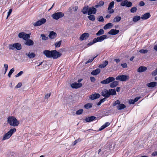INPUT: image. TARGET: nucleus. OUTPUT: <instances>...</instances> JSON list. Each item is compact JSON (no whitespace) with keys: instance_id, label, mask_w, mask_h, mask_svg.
<instances>
[{"instance_id":"obj_10","label":"nucleus","mask_w":157,"mask_h":157,"mask_svg":"<svg viewBox=\"0 0 157 157\" xmlns=\"http://www.w3.org/2000/svg\"><path fill=\"white\" fill-rule=\"evenodd\" d=\"M43 53L47 58H51L52 56V50L50 51L48 50H45L43 51Z\"/></svg>"},{"instance_id":"obj_45","label":"nucleus","mask_w":157,"mask_h":157,"mask_svg":"<svg viewBox=\"0 0 157 157\" xmlns=\"http://www.w3.org/2000/svg\"><path fill=\"white\" fill-rule=\"evenodd\" d=\"M137 10V8L136 7H134L131 9L130 11L131 13H134L136 12Z\"/></svg>"},{"instance_id":"obj_39","label":"nucleus","mask_w":157,"mask_h":157,"mask_svg":"<svg viewBox=\"0 0 157 157\" xmlns=\"http://www.w3.org/2000/svg\"><path fill=\"white\" fill-rule=\"evenodd\" d=\"M62 42V41L61 40L59 41L55 42V45L56 47L58 48L60 47Z\"/></svg>"},{"instance_id":"obj_54","label":"nucleus","mask_w":157,"mask_h":157,"mask_svg":"<svg viewBox=\"0 0 157 157\" xmlns=\"http://www.w3.org/2000/svg\"><path fill=\"white\" fill-rule=\"evenodd\" d=\"M12 11V9H10L9 11L8 12V15L6 17V19H7L9 17Z\"/></svg>"},{"instance_id":"obj_8","label":"nucleus","mask_w":157,"mask_h":157,"mask_svg":"<svg viewBox=\"0 0 157 157\" xmlns=\"http://www.w3.org/2000/svg\"><path fill=\"white\" fill-rule=\"evenodd\" d=\"M52 57L53 58V59H56L58 58L61 56L62 55V54L60 53L56 50H52Z\"/></svg>"},{"instance_id":"obj_38","label":"nucleus","mask_w":157,"mask_h":157,"mask_svg":"<svg viewBox=\"0 0 157 157\" xmlns=\"http://www.w3.org/2000/svg\"><path fill=\"white\" fill-rule=\"evenodd\" d=\"M104 33V31L103 29H100L96 34L97 36H99Z\"/></svg>"},{"instance_id":"obj_51","label":"nucleus","mask_w":157,"mask_h":157,"mask_svg":"<svg viewBox=\"0 0 157 157\" xmlns=\"http://www.w3.org/2000/svg\"><path fill=\"white\" fill-rule=\"evenodd\" d=\"M25 33L24 32L20 33L18 34V37L20 38H22V37H23V36H24V35L25 34Z\"/></svg>"},{"instance_id":"obj_14","label":"nucleus","mask_w":157,"mask_h":157,"mask_svg":"<svg viewBox=\"0 0 157 157\" xmlns=\"http://www.w3.org/2000/svg\"><path fill=\"white\" fill-rule=\"evenodd\" d=\"M82 86V84L80 83L74 82L71 85V86L73 88H78L81 87Z\"/></svg>"},{"instance_id":"obj_19","label":"nucleus","mask_w":157,"mask_h":157,"mask_svg":"<svg viewBox=\"0 0 157 157\" xmlns=\"http://www.w3.org/2000/svg\"><path fill=\"white\" fill-rule=\"evenodd\" d=\"M89 10V8L88 6H84L82 10V12L84 14H86L88 13Z\"/></svg>"},{"instance_id":"obj_44","label":"nucleus","mask_w":157,"mask_h":157,"mask_svg":"<svg viewBox=\"0 0 157 157\" xmlns=\"http://www.w3.org/2000/svg\"><path fill=\"white\" fill-rule=\"evenodd\" d=\"M14 71V69L13 68L10 70L9 72V73L8 75V76L9 78L10 77L11 75Z\"/></svg>"},{"instance_id":"obj_33","label":"nucleus","mask_w":157,"mask_h":157,"mask_svg":"<svg viewBox=\"0 0 157 157\" xmlns=\"http://www.w3.org/2000/svg\"><path fill=\"white\" fill-rule=\"evenodd\" d=\"M104 4V2L103 1H100L98 4L95 6L94 7L96 8H97L99 7H101L103 6Z\"/></svg>"},{"instance_id":"obj_11","label":"nucleus","mask_w":157,"mask_h":157,"mask_svg":"<svg viewBox=\"0 0 157 157\" xmlns=\"http://www.w3.org/2000/svg\"><path fill=\"white\" fill-rule=\"evenodd\" d=\"M107 36L105 35H103L100 37H97V38H94V40L96 41V43L98 42H101L103 41L104 39H106Z\"/></svg>"},{"instance_id":"obj_62","label":"nucleus","mask_w":157,"mask_h":157,"mask_svg":"<svg viewBox=\"0 0 157 157\" xmlns=\"http://www.w3.org/2000/svg\"><path fill=\"white\" fill-rule=\"evenodd\" d=\"M90 79L92 82H94L95 81V79L94 77H91L90 78Z\"/></svg>"},{"instance_id":"obj_31","label":"nucleus","mask_w":157,"mask_h":157,"mask_svg":"<svg viewBox=\"0 0 157 157\" xmlns=\"http://www.w3.org/2000/svg\"><path fill=\"white\" fill-rule=\"evenodd\" d=\"M118 82L116 81H114L110 84V86L111 88H114L116 87L118 84Z\"/></svg>"},{"instance_id":"obj_52","label":"nucleus","mask_w":157,"mask_h":157,"mask_svg":"<svg viewBox=\"0 0 157 157\" xmlns=\"http://www.w3.org/2000/svg\"><path fill=\"white\" fill-rule=\"evenodd\" d=\"M108 13L109 14L113 13H114V11L112 8L109 9V8H108Z\"/></svg>"},{"instance_id":"obj_17","label":"nucleus","mask_w":157,"mask_h":157,"mask_svg":"<svg viewBox=\"0 0 157 157\" xmlns=\"http://www.w3.org/2000/svg\"><path fill=\"white\" fill-rule=\"evenodd\" d=\"M56 36V33L53 31L51 32L48 35L49 38L51 39L55 38Z\"/></svg>"},{"instance_id":"obj_63","label":"nucleus","mask_w":157,"mask_h":157,"mask_svg":"<svg viewBox=\"0 0 157 157\" xmlns=\"http://www.w3.org/2000/svg\"><path fill=\"white\" fill-rule=\"evenodd\" d=\"M152 75H153V76H155L157 74V72L155 70L154 71H153L152 72Z\"/></svg>"},{"instance_id":"obj_1","label":"nucleus","mask_w":157,"mask_h":157,"mask_svg":"<svg viewBox=\"0 0 157 157\" xmlns=\"http://www.w3.org/2000/svg\"><path fill=\"white\" fill-rule=\"evenodd\" d=\"M8 123L13 127L17 126L19 124V122L16 118L13 116H10L8 118Z\"/></svg>"},{"instance_id":"obj_36","label":"nucleus","mask_w":157,"mask_h":157,"mask_svg":"<svg viewBox=\"0 0 157 157\" xmlns=\"http://www.w3.org/2000/svg\"><path fill=\"white\" fill-rule=\"evenodd\" d=\"M92 106V104L91 103H88L84 105V107L86 109H88L91 108Z\"/></svg>"},{"instance_id":"obj_49","label":"nucleus","mask_w":157,"mask_h":157,"mask_svg":"<svg viewBox=\"0 0 157 157\" xmlns=\"http://www.w3.org/2000/svg\"><path fill=\"white\" fill-rule=\"evenodd\" d=\"M23 73V71H20L19 73L17 74L15 76L16 77H17L21 76Z\"/></svg>"},{"instance_id":"obj_64","label":"nucleus","mask_w":157,"mask_h":157,"mask_svg":"<svg viewBox=\"0 0 157 157\" xmlns=\"http://www.w3.org/2000/svg\"><path fill=\"white\" fill-rule=\"evenodd\" d=\"M151 155L152 156H155L157 155V151H154V152H153L152 153Z\"/></svg>"},{"instance_id":"obj_27","label":"nucleus","mask_w":157,"mask_h":157,"mask_svg":"<svg viewBox=\"0 0 157 157\" xmlns=\"http://www.w3.org/2000/svg\"><path fill=\"white\" fill-rule=\"evenodd\" d=\"M157 83V82H152L147 83V85L149 87H153L156 85Z\"/></svg>"},{"instance_id":"obj_32","label":"nucleus","mask_w":157,"mask_h":157,"mask_svg":"<svg viewBox=\"0 0 157 157\" xmlns=\"http://www.w3.org/2000/svg\"><path fill=\"white\" fill-rule=\"evenodd\" d=\"M141 18L140 16L136 15L133 18V21L134 22H136L139 21Z\"/></svg>"},{"instance_id":"obj_60","label":"nucleus","mask_w":157,"mask_h":157,"mask_svg":"<svg viewBox=\"0 0 157 157\" xmlns=\"http://www.w3.org/2000/svg\"><path fill=\"white\" fill-rule=\"evenodd\" d=\"M129 102L130 104H133L135 103V102L134 101V100L131 99L129 100Z\"/></svg>"},{"instance_id":"obj_47","label":"nucleus","mask_w":157,"mask_h":157,"mask_svg":"<svg viewBox=\"0 0 157 157\" xmlns=\"http://www.w3.org/2000/svg\"><path fill=\"white\" fill-rule=\"evenodd\" d=\"M8 47L10 49L14 50L15 49L14 44H9Z\"/></svg>"},{"instance_id":"obj_16","label":"nucleus","mask_w":157,"mask_h":157,"mask_svg":"<svg viewBox=\"0 0 157 157\" xmlns=\"http://www.w3.org/2000/svg\"><path fill=\"white\" fill-rule=\"evenodd\" d=\"M119 30L112 29L108 32V34L110 35H114L117 34L119 33Z\"/></svg>"},{"instance_id":"obj_15","label":"nucleus","mask_w":157,"mask_h":157,"mask_svg":"<svg viewBox=\"0 0 157 157\" xmlns=\"http://www.w3.org/2000/svg\"><path fill=\"white\" fill-rule=\"evenodd\" d=\"M100 97V95L98 93L90 95V98L92 100H93L99 98Z\"/></svg>"},{"instance_id":"obj_21","label":"nucleus","mask_w":157,"mask_h":157,"mask_svg":"<svg viewBox=\"0 0 157 157\" xmlns=\"http://www.w3.org/2000/svg\"><path fill=\"white\" fill-rule=\"evenodd\" d=\"M95 118L96 117H95L92 116L86 117L85 119V120L86 122H90L94 121Z\"/></svg>"},{"instance_id":"obj_57","label":"nucleus","mask_w":157,"mask_h":157,"mask_svg":"<svg viewBox=\"0 0 157 157\" xmlns=\"http://www.w3.org/2000/svg\"><path fill=\"white\" fill-rule=\"evenodd\" d=\"M145 3L143 1L140 2L139 4V5L141 6H143L144 5Z\"/></svg>"},{"instance_id":"obj_25","label":"nucleus","mask_w":157,"mask_h":157,"mask_svg":"<svg viewBox=\"0 0 157 157\" xmlns=\"http://www.w3.org/2000/svg\"><path fill=\"white\" fill-rule=\"evenodd\" d=\"M110 124V123L109 122H107L105 123V124L102 125L101 128L99 129V131H101L104 129L106 127L109 126Z\"/></svg>"},{"instance_id":"obj_50","label":"nucleus","mask_w":157,"mask_h":157,"mask_svg":"<svg viewBox=\"0 0 157 157\" xmlns=\"http://www.w3.org/2000/svg\"><path fill=\"white\" fill-rule=\"evenodd\" d=\"M120 101L119 100H117V101H116L113 104V106H116L117 105H118V104H120Z\"/></svg>"},{"instance_id":"obj_56","label":"nucleus","mask_w":157,"mask_h":157,"mask_svg":"<svg viewBox=\"0 0 157 157\" xmlns=\"http://www.w3.org/2000/svg\"><path fill=\"white\" fill-rule=\"evenodd\" d=\"M22 85V84L21 82H19L18 83V84L16 86L15 88H20L21 86Z\"/></svg>"},{"instance_id":"obj_37","label":"nucleus","mask_w":157,"mask_h":157,"mask_svg":"<svg viewBox=\"0 0 157 157\" xmlns=\"http://www.w3.org/2000/svg\"><path fill=\"white\" fill-rule=\"evenodd\" d=\"M40 37L43 40H46L48 39V36H46L44 34H41L40 35Z\"/></svg>"},{"instance_id":"obj_3","label":"nucleus","mask_w":157,"mask_h":157,"mask_svg":"<svg viewBox=\"0 0 157 157\" xmlns=\"http://www.w3.org/2000/svg\"><path fill=\"white\" fill-rule=\"evenodd\" d=\"M64 15V13L61 12L55 13L53 14L52 16V17L54 19L58 20L59 18L63 17Z\"/></svg>"},{"instance_id":"obj_42","label":"nucleus","mask_w":157,"mask_h":157,"mask_svg":"<svg viewBox=\"0 0 157 157\" xmlns=\"http://www.w3.org/2000/svg\"><path fill=\"white\" fill-rule=\"evenodd\" d=\"M88 18L90 20L92 21H94L95 19V16L94 15L91 14L88 16Z\"/></svg>"},{"instance_id":"obj_13","label":"nucleus","mask_w":157,"mask_h":157,"mask_svg":"<svg viewBox=\"0 0 157 157\" xmlns=\"http://www.w3.org/2000/svg\"><path fill=\"white\" fill-rule=\"evenodd\" d=\"M96 9L94 7L92 6L91 8L90 7L89 8L88 14L90 15L91 14H95L96 13Z\"/></svg>"},{"instance_id":"obj_26","label":"nucleus","mask_w":157,"mask_h":157,"mask_svg":"<svg viewBox=\"0 0 157 157\" xmlns=\"http://www.w3.org/2000/svg\"><path fill=\"white\" fill-rule=\"evenodd\" d=\"M25 55L28 56L30 59L33 58L35 57L36 56L35 54L33 52L30 53L29 52V53H26Z\"/></svg>"},{"instance_id":"obj_40","label":"nucleus","mask_w":157,"mask_h":157,"mask_svg":"<svg viewBox=\"0 0 157 157\" xmlns=\"http://www.w3.org/2000/svg\"><path fill=\"white\" fill-rule=\"evenodd\" d=\"M23 37L22 38L25 40H27L29 38L30 36L29 34L25 33L23 36Z\"/></svg>"},{"instance_id":"obj_2","label":"nucleus","mask_w":157,"mask_h":157,"mask_svg":"<svg viewBox=\"0 0 157 157\" xmlns=\"http://www.w3.org/2000/svg\"><path fill=\"white\" fill-rule=\"evenodd\" d=\"M16 130L15 128L11 129L6 133L3 136L2 140H4L6 139H8L10 138L13 133L15 132Z\"/></svg>"},{"instance_id":"obj_6","label":"nucleus","mask_w":157,"mask_h":157,"mask_svg":"<svg viewBox=\"0 0 157 157\" xmlns=\"http://www.w3.org/2000/svg\"><path fill=\"white\" fill-rule=\"evenodd\" d=\"M115 79L114 77H110L106 79L103 80L101 82V83L102 84H107L113 81Z\"/></svg>"},{"instance_id":"obj_28","label":"nucleus","mask_w":157,"mask_h":157,"mask_svg":"<svg viewBox=\"0 0 157 157\" xmlns=\"http://www.w3.org/2000/svg\"><path fill=\"white\" fill-rule=\"evenodd\" d=\"M108 61L107 60H105L103 63L100 64L99 66V67L101 68H102L105 67L108 64Z\"/></svg>"},{"instance_id":"obj_58","label":"nucleus","mask_w":157,"mask_h":157,"mask_svg":"<svg viewBox=\"0 0 157 157\" xmlns=\"http://www.w3.org/2000/svg\"><path fill=\"white\" fill-rule=\"evenodd\" d=\"M96 57H95L93 59H89L88 60L86 63V64H87L88 63L91 62Z\"/></svg>"},{"instance_id":"obj_53","label":"nucleus","mask_w":157,"mask_h":157,"mask_svg":"<svg viewBox=\"0 0 157 157\" xmlns=\"http://www.w3.org/2000/svg\"><path fill=\"white\" fill-rule=\"evenodd\" d=\"M98 21H99L103 22L104 21V19L102 16H100L98 19Z\"/></svg>"},{"instance_id":"obj_34","label":"nucleus","mask_w":157,"mask_h":157,"mask_svg":"<svg viewBox=\"0 0 157 157\" xmlns=\"http://www.w3.org/2000/svg\"><path fill=\"white\" fill-rule=\"evenodd\" d=\"M121 17H120L117 16L113 19L114 22H118L120 21Z\"/></svg>"},{"instance_id":"obj_61","label":"nucleus","mask_w":157,"mask_h":157,"mask_svg":"<svg viewBox=\"0 0 157 157\" xmlns=\"http://www.w3.org/2000/svg\"><path fill=\"white\" fill-rule=\"evenodd\" d=\"M121 66L123 68H126L127 67V64L125 63L122 64H121Z\"/></svg>"},{"instance_id":"obj_35","label":"nucleus","mask_w":157,"mask_h":157,"mask_svg":"<svg viewBox=\"0 0 157 157\" xmlns=\"http://www.w3.org/2000/svg\"><path fill=\"white\" fill-rule=\"evenodd\" d=\"M109 93L110 95H114L116 94V90L114 89H111L109 90Z\"/></svg>"},{"instance_id":"obj_55","label":"nucleus","mask_w":157,"mask_h":157,"mask_svg":"<svg viewBox=\"0 0 157 157\" xmlns=\"http://www.w3.org/2000/svg\"><path fill=\"white\" fill-rule=\"evenodd\" d=\"M4 67L5 68V72H6V71H7L8 67V64H4Z\"/></svg>"},{"instance_id":"obj_22","label":"nucleus","mask_w":157,"mask_h":157,"mask_svg":"<svg viewBox=\"0 0 157 157\" xmlns=\"http://www.w3.org/2000/svg\"><path fill=\"white\" fill-rule=\"evenodd\" d=\"M100 70L99 68H97L95 70L91 72V74L93 75H95L99 74L100 72Z\"/></svg>"},{"instance_id":"obj_7","label":"nucleus","mask_w":157,"mask_h":157,"mask_svg":"<svg viewBox=\"0 0 157 157\" xmlns=\"http://www.w3.org/2000/svg\"><path fill=\"white\" fill-rule=\"evenodd\" d=\"M121 5L123 6H126L128 7H131L132 4V2L128 1L127 0H124L121 3Z\"/></svg>"},{"instance_id":"obj_30","label":"nucleus","mask_w":157,"mask_h":157,"mask_svg":"<svg viewBox=\"0 0 157 157\" xmlns=\"http://www.w3.org/2000/svg\"><path fill=\"white\" fill-rule=\"evenodd\" d=\"M126 107V106L123 104H120L117 106V109L118 110H121L124 109Z\"/></svg>"},{"instance_id":"obj_24","label":"nucleus","mask_w":157,"mask_h":157,"mask_svg":"<svg viewBox=\"0 0 157 157\" xmlns=\"http://www.w3.org/2000/svg\"><path fill=\"white\" fill-rule=\"evenodd\" d=\"M113 26V25L111 23H108L106 24L103 27V29H107L112 28Z\"/></svg>"},{"instance_id":"obj_43","label":"nucleus","mask_w":157,"mask_h":157,"mask_svg":"<svg viewBox=\"0 0 157 157\" xmlns=\"http://www.w3.org/2000/svg\"><path fill=\"white\" fill-rule=\"evenodd\" d=\"M83 111V110L82 109H80L76 111V114L78 115H80L82 113Z\"/></svg>"},{"instance_id":"obj_9","label":"nucleus","mask_w":157,"mask_h":157,"mask_svg":"<svg viewBox=\"0 0 157 157\" xmlns=\"http://www.w3.org/2000/svg\"><path fill=\"white\" fill-rule=\"evenodd\" d=\"M101 94L102 96L106 98H108L110 96L109 90H108L105 89L102 91Z\"/></svg>"},{"instance_id":"obj_59","label":"nucleus","mask_w":157,"mask_h":157,"mask_svg":"<svg viewBox=\"0 0 157 157\" xmlns=\"http://www.w3.org/2000/svg\"><path fill=\"white\" fill-rule=\"evenodd\" d=\"M51 95V93H48L47 94L45 97V99H48L50 96Z\"/></svg>"},{"instance_id":"obj_48","label":"nucleus","mask_w":157,"mask_h":157,"mask_svg":"<svg viewBox=\"0 0 157 157\" xmlns=\"http://www.w3.org/2000/svg\"><path fill=\"white\" fill-rule=\"evenodd\" d=\"M96 41L94 40V39H93L92 42H90L87 44V45L88 46H90L93 44L96 43Z\"/></svg>"},{"instance_id":"obj_46","label":"nucleus","mask_w":157,"mask_h":157,"mask_svg":"<svg viewBox=\"0 0 157 157\" xmlns=\"http://www.w3.org/2000/svg\"><path fill=\"white\" fill-rule=\"evenodd\" d=\"M148 51V50L146 49H141L139 52L141 53L145 54L147 53Z\"/></svg>"},{"instance_id":"obj_12","label":"nucleus","mask_w":157,"mask_h":157,"mask_svg":"<svg viewBox=\"0 0 157 157\" xmlns=\"http://www.w3.org/2000/svg\"><path fill=\"white\" fill-rule=\"evenodd\" d=\"M90 34L88 33H84L82 34L79 37L80 40H83L87 39L89 36Z\"/></svg>"},{"instance_id":"obj_20","label":"nucleus","mask_w":157,"mask_h":157,"mask_svg":"<svg viewBox=\"0 0 157 157\" xmlns=\"http://www.w3.org/2000/svg\"><path fill=\"white\" fill-rule=\"evenodd\" d=\"M147 70V68L144 66L140 67L137 70V71L139 72H142L145 71Z\"/></svg>"},{"instance_id":"obj_18","label":"nucleus","mask_w":157,"mask_h":157,"mask_svg":"<svg viewBox=\"0 0 157 157\" xmlns=\"http://www.w3.org/2000/svg\"><path fill=\"white\" fill-rule=\"evenodd\" d=\"M151 17V15L149 13H146L143 14L141 17L142 19L143 20H146L149 18Z\"/></svg>"},{"instance_id":"obj_41","label":"nucleus","mask_w":157,"mask_h":157,"mask_svg":"<svg viewBox=\"0 0 157 157\" xmlns=\"http://www.w3.org/2000/svg\"><path fill=\"white\" fill-rule=\"evenodd\" d=\"M114 1L111 2L109 4L108 8L109 9L113 8L114 7Z\"/></svg>"},{"instance_id":"obj_29","label":"nucleus","mask_w":157,"mask_h":157,"mask_svg":"<svg viewBox=\"0 0 157 157\" xmlns=\"http://www.w3.org/2000/svg\"><path fill=\"white\" fill-rule=\"evenodd\" d=\"M15 48L19 50L21 49V46L20 44L16 43L14 44Z\"/></svg>"},{"instance_id":"obj_23","label":"nucleus","mask_w":157,"mask_h":157,"mask_svg":"<svg viewBox=\"0 0 157 157\" xmlns=\"http://www.w3.org/2000/svg\"><path fill=\"white\" fill-rule=\"evenodd\" d=\"M25 44L28 46H31L33 45L34 42L31 40L27 39L26 42L25 43Z\"/></svg>"},{"instance_id":"obj_4","label":"nucleus","mask_w":157,"mask_h":157,"mask_svg":"<svg viewBox=\"0 0 157 157\" xmlns=\"http://www.w3.org/2000/svg\"><path fill=\"white\" fill-rule=\"evenodd\" d=\"M46 21V20L45 18H42L38 20L36 22L33 23V25L35 26H40L44 24Z\"/></svg>"},{"instance_id":"obj_5","label":"nucleus","mask_w":157,"mask_h":157,"mask_svg":"<svg viewBox=\"0 0 157 157\" xmlns=\"http://www.w3.org/2000/svg\"><path fill=\"white\" fill-rule=\"evenodd\" d=\"M116 79L117 80L125 82L128 80L129 79V77L128 75H122L118 76Z\"/></svg>"}]
</instances>
